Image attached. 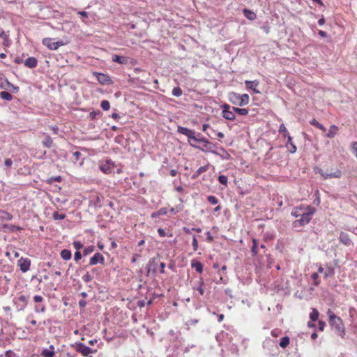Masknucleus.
<instances>
[{"label": "nucleus", "mask_w": 357, "mask_h": 357, "mask_svg": "<svg viewBox=\"0 0 357 357\" xmlns=\"http://www.w3.org/2000/svg\"><path fill=\"white\" fill-rule=\"evenodd\" d=\"M81 155V153L79 151H75L73 153V157H74V162H76L79 159V157Z\"/></svg>", "instance_id": "obj_57"}, {"label": "nucleus", "mask_w": 357, "mask_h": 357, "mask_svg": "<svg viewBox=\"0 0 357 357\" xmlns=\"http://www.w3.org/2000/svg\"><path fill=\"white\" fill-rule=\"evenodd\" d=\"M75 348V350L77 352L82 354V356L86 357H93L92 356H89V354H91L93 352V350L90 347L84 344L83 343H76Z\"/></svg>", "instance_id": "obj_5"}, {"label": "nucleus", "mask_w": 357, "mask_h": 357, "mask_svg": "<svg viewBox=\"0 0 357 357\" xmlns=\"http://www.w3.org/2000/svg\"><path fill=\"white\" fill-rule=\"evenodd\" d=\"M61 257L65 261L70 260L72 257L71 251L67 249L62 250L61 252Z\"/></svg>", "instance_id": "obj_26"}, {"label": "nucleus", "mask_w": 357, "mask_h": 357, "mask_svg": "<svg viewBox=\"0 0 357 357\" xmlns=\"http://www.w3.org/2000/svg\"><path fill=\"white\" fill-rule=\"evenodd\" d=\"M54 347L50 345L49 349H44L42 351V355L45 357H53L54 355Z\"/></svg>", "instance_id": "obj_22"}, {"label": "nucleus", "mask_w": 357, "mask_h": 357, "mask_svg": "<svg viewBox=\"0 0 357 357\" xmlns=\"http://www.w3.org/2000/svg\"><path fill=\"white\" fill-rule=\"evenodd\" d=\"M112 61L120 64H128L129 59L128 57L123 56L113 55L112 57Z\"/></svg>", "instance_id": "obj_19"}, {"label": "nucleus", "mask_w": 357, "mask_h": 357, "mask_svg": "<svg viewBox=\"0 0 357 357\" xmlns=\"http://www.w3.org/2000/svg\"><path fill=\"white\" fill-rule=\"evenodd\" d=\"M229 101L234 104L239 106L240 101V94L236 92H231L229 93Z\"/></svg>", "instance_id": "obj_18"}, {"label": "nucleus", "mask_w": 357, "mask_h": 357, "mask_svg": "<svg viewBox=\"0 0 357 357\" xmlns=\"http://www.w3.org/2000/svg\"><path fill=\"white\" fill-rule=\"evenodd\" d=\"M100 106L104 111H107L110 108V103L108 100H104L101 102Z\"/></svg>", "instance_id": "obj_41"}, {"label": "nucleus", "mask_w": 357, "mask_h": 357, "mask_svg": "<svg viewBox=\"0 0 357 357\" xmlns=\"http://www.w3.org/2000/svg\"><path fill=\"white\" fill-rule=\"evenodd\" d=\"M82 280L84 282H89L90 281H91L93 280V277L91 274H89V273H86L83 277H82Z\"/></svg>", "instance_id": "obj_46"}, {"label": "nucleus", "mask_w": 357, "mask_h": 357, "mask_svg": "<svg viewBox=\"0 0 357 357\" xmlns=\"http://www.w3.org/2000/svg\"><path fill=\"white\" fill-rule=\"evenodd\" d=\"M329 317V324L335 330V333L339 336L344 337L345 335V328L340 317L336 316L330 309L327 311Z\"/></svg>", "instance_id": "obj_1"}, {"label": "nucleus", "mask_w": 357, "mask_h": 357, "mask_svg": "<svg viewBox=\"0 0 357 357\" xmlns=\"http://www.w3.org/2000/svg\"><path fill=\"white\" fill-rule=\"evenodd\" d=\"M319 312L317 309L313 308L310 314V318L312 321H316L319 318Z\"/></svg>", "instance_id": "obj_36"}, {"label": "nucleus", "mask_w": 357, "mask_h": 357, "mask_svg": "<svg viewBox=\"0 0 357 357\" xmlns=\"http://www.w3.org/2000/svg\"><path fill=\"white\" fill-rule=\"evenodd\" d=\"M0 97L6 100L10 101L13 99V96L8 91H3L0 93Z\"/></svg>", "instance_id": "obj_34"}, {"label": "nucleus", "mask_w": 357, "mask_h": 357, "mask_svg": "<svg viewBox=\"0 0 357 357\" xmlns=\"http://www.w3.org/2000/svg\"><path fill=\"white\" fill-rule=\"evenodd\" d=\"M319 173L324 179H330L333 178H340L342 176V172L340 169H336L334 172L332 173L324 172L323 170L319 169Z\"/></svg>", "instance_id": "obj_9"}, {"label": "nucleus", "mask_w": 357, "mask_h": 357, "mask_svg": "<svg viewBox=\"0 0 357 357\" xmlns=\"http://www.w3.org/2000/svg\"><path fill=\"white\" fill-rule=\"evenodd\" d=\"M37 64H38V61H37L36 58H35V57H32V56L28 57L24 61V65L29 68H33L36 67Z\"/></svg>", "instance_id": "obj_21"}, {"label": "nucleus", "mask_w": 357, "mask_h": 357, "mask_svg": "<svg viewBox=\"0 0 357 357\" xmlns=\"http://www.w3.org/2000/svg\"><path fill=\"white\" fill-rule=\"evenodd\" d=\"M251 252L252 256L254 257L257 256L258 253L257 241L255 238L252 239V246L251 248Z\"/></svg>", "instance_id": "obj_31"}, {"label": "nucleus", "mask_w": 357, "mask_h": 357, "mask_svg": "<svg viewBox=\"0 0 357 357\" xmlns=\"http://www.w3.org/2000/svg\"><path fill=\"white\" fill-rule=\"evenodd\" d=\"M305 208H296L291 211V215L295 218H300Z\"/></svg>", "instance_id": "obj_33"}, {"label": "nucleus", "mask_w": 357, "mask_h": 357, "mask_svg": "<svg viewBox=\"0 0 357 357\" xmlns=\"http://www.w3.org/2000/svg\"><path fill=\"white\" fill-rule=\"evenodd\" d=\"M222 115L225 119L229 120V121H233L235 119V118H236L235 114L234 113L233 111H231L230 109L231 107L229 105L224 104L222 106Z\"/></svg>", "instance_id": "obj_8"}, {"label": "nucleus", "mask_w": 357, "mask_h": 357, "mask_svg": "<svg viewBox=\"0 0 357 357\" xmlns=\"http://www.w3.org/2000/svg\"><path fill=\"white\" fill-rule=\"evenodd\" d=\"M337 127L335 126H331L329 132L326 134V136L330 138H333L336 134Z\"/></svg>", "instance_id": "obj_38"}, {"label": "nucleus", "mask_w": 357, "mask_h": 357, "mask_svg": "<svg viewBox=\"0 0 357 357\" xmlns=\"http://www.w3.org/2000/svg\"><path fill=\"white\" fill-rule=\"evenodd\" d=\"M13 219V215L5 211H2L0 215V220H11Z\"/></svg>", "instance_id": "obj_32"}, {"label": "nucleus", "mask_w": 357, "mask_h": 357, "mask_svg": "<svg viewBox=\"0 0 357 357\" xmlns=\"http://www.w3.org/2000/svg\"><path fill=\"white\" fill-rule=\"evenodd\" d=\"M0 38H3L5 41H6L8 39V36L3 31H1L0 32Z\"/></svg>", "instance_id": "obj_62"}, {"label": "nucleus", "mask_w": 357, "mask_h": 357, "mask_svg": "<svg viewBox=\"0 0 357 357\" xmlns=\"http://www.w3.org/2000/svg\"><path fill=\"white\" fill-rule=\"evenodd\" d=\"M105 263V258L99 252H96L91 259L89 261V264L91 266H94L98 264H104Z\"/></svg>", "instance_id": "obj_12"}, {"label": "nucleus", "mask_w": 357, "mask_h": 357, "mask_svg": "<svg viewBox=\"0 0 357 357\" xmlns=\"http://www.w3.org/2000/svg\"><path fill=\"white\" fill-rule=\"evenodd\" d=\"M102 199L103 197L100 195L94 194L90 196L89 202L95 208H101Z\"/></svg>", "instance_id": "obj_10"}, {"label": "nucleus", "mask_w": 357, "mask_h": 357, "mask_svg": "<svg viewBox=\"0 0 357 357\" xmlns=\"http://www.w3.org/2000/svg\"><path fill=\"white\" fill-rule=\"evenodd\" d=\"M203 146L202 147H200L197 145H195L194 144H190V146L194 147V148H196V149H199L203 151H208V152H211V153H216L215 151L213 150V148L215 146L213 144H212L211 142H210L207 139H206L204 142H203Z\"/></svg>", "instance_id": "obj_6"}, {"label": "nucleus", "mask_w": 357, "mask_h": 357, "mask_svg": "<svg viewBox=\"0 0 357 357\" xmlns=\"http://www.w3.org/2000/svg\"><path fill=\"white\" fill-rule=\"evenodd\" d=\"M33 301L36 303H40L43 301V298L40 295H36L33 296Z\"/></svg>", "instance_id": "obj_58"}, {"label": "nucleus", "mask_w": 357, "mask_h": 357, "mask_svg": "<svg viewBox=\"0 0 357 357\" xmlns=\"http://www.w3.org/2000/svg\"><path fill=\"white\" fill-rule=\"evenodd\" d=\"M339 241L346 246H349L352 245V241L349 236L347 233L343 231H342L340 234Z\"/></svg>", "instance_id": "obj_17"}, {"label": "nucleus", "mask_w": 357, "mask_h": 357, "mask_svg": "<svg viewBox=\"0 0 357 357\" xmlns=\"http://www.w3.org/2000/svg\"><path fill=\"white\" fill-rule=\"evenodd\" d=\"M82 258V254L79 251H76L74 255V259L76 261H79Z\"/></svg>", "instance_id": "obj_59"}, {"label": "nucleus", "mask_w": 357, "mask_h": 357, "mask_svg": "<svg viewBox=\"0 0 357 357\" xmlns=\"http://www.w3.org/2000/svg\"><path fill=\"white\" fill-rule=\"evenodd\" d=\"M315 211L314 207L307 206L304 208L300 218L293 222V226L294 227H300L307 225L312 220Z\"/></svg>", "instance_id": "obj_2"}, {"label": "nucleus", "mask_w": 357, "mask_h": 357, "mask_svg": "<svg viewBox=\"0 0 357 357\" xmlns=\"http://www.w3.org/2000/svg\"><path fill=\"white\" fill-rule=\"evenodd\" d=\"M243 13L246 18H248L250 20H254L257 17V15L252 10L244 8L243 10Z\"/></svg>", "instance_id": "obj_23"}, {"label": "nucleus", "mask_w": 357, "mask_h": 357, "mask_svg": "<svg viewBox=\"0 0 357 357\" xmlns=\"http://www.w3.org/2000/svg\"><path fill=\"white\" fill-rule=\"evenodd\" d=\"M245 84L246 87L249 89H252L255 93H260V91L256 89L257 86L259 84L258 82L246 80Z\"/></svg>", "instance_id": "obj_20"}, {"label": "nucleus", "mask_w": 357, "mask_h": 357, "mask_svg": "<svg viewBox=\"0 0 357 357\" xmlns=\"http://www.w3.org/2000/svg\"><path fill=\"white\" fill-rule=\"evenodd\" d=\"M208 169V165H205V166H202L201 167H199L194 174L192 176V179H196L199 177V176L206 172L207 170Z\"/></svg>", "instance_id": "obj_24"}, {"label": "nucleus", "mask_w": 357, "mask_h": 357, "mask_svg": "<svg viewBox=\"0 0 357 357\" xmlns=\"http://www.w3.org/2000/svg\"><path fill=\"white\" fill-rule=\"evenodd\" d=\"M312 278L314 280V284L315 286H318L320 283V281L318 280V273H313L311 275Z\"/></svg>", "instance_id": "obj_47"}, {"label": "nucleus", "mask_w": 357, "mask_h": 357, "mask_svg": "<svg viewBox=\"0 0 357 357\" xmlns=\"http://www.w3.org/2000/svg\"><path fill=\"white\" fill-rule=\"evenodd\" d=\"M248 109L245 108H239L238 110H237V114L241 116H246L248 114Z\"/></svg>", "instance_id": "obj_50"}, {"label": "nucleus", "mask_w": 357, "mask_h": 357, "mask_svg": "<svg viewBox=\"0 0 357 357\" xmlns=\"http://www.w3.org/2000/svg\"><path fill=\"white\" fill-rule=\"evenodd\" d=\"M218 181L224 185H227V181H228V178L225 175H220L218 176Z\"/></svg>", "instance_id": "obj_44"}, {"label": "nucleus", "mask_w": 357, "mask_h": 357, "mask_svg": "<svg viewBox=\"0 0 357 357\" xmlns=\"http://www.w3.org/2000/svg\"><path fill=\"white\" fill-rule=\"evenodd\" d=\"M199 286L197 287H193V289H197L200 295H203L204 294V290L203 289L204 280L200 279L198 282Z\"/></svg>", "instance_id": "obj_37"}, {"label": "nucleus", "mask_w": 357, "mask_h": 357, "mask_svg": "<svg viewBox=\"0 0 357 357\" xmlns=\"http://www.w3.org/2000/svg\"><path fill=\"white\" fill-rule=\"evenodd\" d=\"M279 132L280 133L283 132L284 137H286L288 135H289L284 124L280 125V126L279 128Z\"/></svg>", "instance_id": "obj_52"}, {"label": "nucleus", "mask_w": 357, "mask_h": 357, "mask_svg": "<svg viewBox=\"0 0 357 357\" xmlns=\"http://www.w3.org/2000/svg\"><path fill=\"white\" fill-rule=\"evenodd\" d=\"M287 139L288 140L287 143V146H288V144L290 145V147L289 148V151L291 153H294L296 151L297 149L296 145L292 142V138L289 135H287Z\"/></svg>", "instance_id": "obj_27"}, {"label": "nucleus", "mask_w": 357, "mask_h": 357, "mask_svg": "<svg viewBox=\"0 0 357 357\" xmlns=\"http://www.w3.org/2000/svg\"><path fill=\"white\" fill-rule=\"evenodd\" d=\"M249 96L248 94L240 95L239 106L243 107L249 103Z\"/></svg>", "instance_id": "obj_28"}, {"label": "nucleus", "mask_w": 357, "mask_h": 357, "mask_svg": "<svg viewBox=\"0 0 357 357\" xmlns=\"http://www.w3.org/2000/svg\"><path fill=\"white\" fill-rule=\"evenodd\" d=\"M12 164H13V161L10 158L6 159L4 162V165L7 167H10L12 165Z\"/></svg>", "instance_id": "obj_63"}, {"label": "nucleus", "mask_w": 357, "mask_h": 357, "mask_svg": "<svg viewBox=\"0 0 357 357\" xmlns=\"http://www.w3.org/2000/svg\"><path fill=\"white\" fill-rule=\"evenodd\" d=\"M289 337L287 336L283 337L280 342V347L284 349L289 344Z\"/></svg>", "instance_id": "obj_35"}, {"label": "nucleus", "mask_w": 357, "mask_h": 357, "mask_svg": "<svg viewBox=\"0 0 357 357\" xmlns=\"http://www.w3.org/2000/svg\"><path fill=\"white\" fill-rule=\"evenodd\" d=\"M157 265H158V264L155 262V258H153V259H151L149 261V264L148 265V268H147V273H146L147 276L149 275L151 268H152L153 272L156 271V270H157Z\"/></svg>", "instance_id": "obj_25"}, {"label": "nucleus", "mask_w": 357, "mask_h": 357, "mask_svg": "<svg viewBox=\"0 0 357 357\" xmlns=\"http://www.w3.org/2000/svg\"><path fill=\"white\" fill-rule=\"evenodd\" d=\"M62 180L61 176H52L49 179V183H52L54 181L56 182H61Z\"/></svg>", "instance_id": "obj_55"}, {"label": "nucleus", "mask_w": 357, "mask_h": 357, "mask_svg": "<svg viewBox=\"0 0 357 357\" xmlns=\"http://www.w3.org/2000/svg\"><path fill=\"white\" fill-rule=\"evenodd\" d=\"M73 247L77 251H79L80 249L83 248V244L80 241H74L73 243Z\"/></svg>", "instance_id": "obj_48"}, {"label": "nucleus", "mask_w": 357, "mask_h": 357, "mask_svg": "<svg viewBox=\"0 0 357 357\" xmlns=\"http://www.w3.org/2000/svg\"><path fill=\"white\" fill-rule=\"evenodd\" d=\"M28 303V297L24 295L19 296L15 302L19 310H23Z\"/></svg>", "instance_id": "obj_13"}, {"label": "nucleus", "mask_w": 357, "mask_h": 357, "mask_svg": "<svg viewBox=\"0 0 357 357\" xmlns=\"http://www.w3.org/2000/svg\"><path fill=\"white\" fill-rule=\"evenodd\" d=\"M18 266H20V270H21L22 272L26 273L30 268L31 260L29 259H28V258L21 257L18 260Z\"/></svg>", "instance_id": "obj_11"}, {"label": "nucleus", "mask_w": 357, "mask_h": 357, "mask_svg": "<svg viewBox=\"0 0 357 357\" xmlns=\"http://www.w3.org/2000/svg\"><path fill=\"white\" fill-rule=\"evenodd\" d=\"M177 131L178 133L183 134L188 137V142L190 144L191 140L194 141L196 139L195 132L192 130H190L187 128L178 126Z\"/></svg>", "instance_id": "obj_4"}, {"label": "nucleus", "mask_w": 357, "mask_h": 357, "mask_svg": "<svg viewBox=\"0 0 357 357\" xmlns=\"http://www.w3.org/2000/svg\"><path fill=\"white\" fill-rule=\"evenodd\" d=\"M42 43L47 47L49 50H56L59 47L66 45L68 43V41L59 40L54 42L50 38H45L43 40Z\"/></svg>", "instance_id": "obj_3"}, {"label": "nucleus", "mask_w": 357, "mask_h": 357, "mask_svg": "<svg viewBox=\"0 0 357 357\" xmlns=\"http://www.w3.org/2000/svg\"><path fill=\"white\" fill-rule=\"evenodd\" d=\"M192 245L194 251H197L198 249V241L195 235L193 236Z\"/></svg>", "instance_id": "obj_53"}, {"label": "nucleus", "mask_w": 357, "mask_h": 357, "mask_svg": "<svg viewBox=\"0 0 357 357\" xmlns=\"http://www.w3.org/2000/svg\"><path fill=\"white\" fill-rule=\"evenodd\" d=\"M200 135H201V134L198 133L197 135L196 136V139L194 140V142L203 143V142L206 139V138L200 137Z\"/></svg>", "instance_id": "obj_56"}, {"label": "nucleus", "mask_w": 357, "mask_h": 357, "mask_svg": "<svg viewBox=\"0 0 357 357\" xmlns=\"http://www.w3.org/2000/svg\"><path fill=\"white\" fill-rule=\"evenodd\" d=\"M96 77L101 84H109L112 83L110 77L104 73H96Z\"/></svg>", "instance_id": "obj_15"}, {"label": "nucleus", "mask_w": 357, "mask_h": 357, "mask_svg": "<svg viewBox=\"0 0 357 357\" xmlns=\"http://www.w3.org/2000/svg\"><path fill=\"white\" fill-rule=\"evenodd\" d=\"M207 199L209 203H211L213 205H215L218 203V199L213 195H210L207 197Z\"/></svg>", "instance_id": "obj_45"}, {"label": "nucleus", "mask_w": 357, "mask_h": 357, "mask_svg": "<svg viewBox=\"0 0 357 357\" xmlns=\"http://www.w3.org/2000/svg\"><path fill=\"white\" fill-rule=\"evenodd\" d=\"M310 124L316 126L317 128H319L320 130H323V131H326V128L325 127L321 124L320 123H319L317 120L315 119H312L311 121H310Z\"/></svg>", "instance_id": "obj_40"}, {"label": "nucleus", "mask_w": 357, "mask_h": 357, "mask_svg": "<svg viewBox=\"0 0 357 357\" xmlns=\"http://www.w3.org/2000/svg\"><path fill=\"white\" fill-rule=\"evenodd\" d=\"M191 266L194 268L196 271L201 273L203 271V265L201 262L197 261H192Z\"/></svg>", "instance_id": "obj_29"}, {"label": "nucleus", "mask_w": 357, "mask_h": 357, "mask_svg": "<svg viewBox=\"0 0 357 357\" xmlns=\"http://www.w3.org/2000/svg\"><path fill=\"white\" fill-rule=\"evenodd\" d=\"M101 114L100 111H93L89 113V117L91 119L93 120L96 118L97 116Z\"/></svg>", "instance_id": "obj_51"}, {"label": "nucleus", "mask_w": 357, "mask_h": 357, "mask_svg": "<svg viewBox=\"0 0 357 357\" xmlns=\"http://www.w3.org/2000/svg\"><path fill=\"white\" fill-rule=\"evenodd\" d=\"M318 272L320 273H323L324 275L325 278L332 277L335 274V270L331 266H327L326 268L320 266L318 268Z\"/></svg>", "instance_id": "obj_14"}, {"label": "nucleus", "mask_w": 357, "mask_h": 357, "mask_svg": "<svg viewBox=\"0 0 357 357\" xmlns=\"http://www.w3.org/2000/svg\"><path fill=\"white\" fill-rule=\"evenodd\" d=\"M158 234L160 235V236H161V237H165L166 236L165 231L162 228H159L158 229Z\"/></svg>", "instance_id": "obj_61"}, {"label": "nucleus", "mask_w": 357, "mask_h": 357, "mask_svg": "<svg viewBox=\"0 0 357 357\" xmlns=\"http://www.w3.org/2000/svg\"><path fill=\"white\" fill-rule=\"evenodd\" d=\"M199 322V320L198 319H189L186 321L185 324L187 326H193V325H195L196 324H197Z\"/></svg>", "instance_id": "obj_54"}, {"label": "nucleus", "mask_w": 357, "mask_h": 357, "mask_svg": "<svg viewBox=\"0 0 357 357\" xmlns=\"http://www.w3.org/2000/svg\"><path fill=\"white\" fill-rule=\"evenodd\" d=\"M167 213V208H161L158 211V215H166Z\"/></svg>", "instance_id": "obj_60"}, {"label": "nucleus", "mask_w": 357, "mask_h": 357, "mask_svg": "<svg viewBox=\"0 0 357 357\" xmlns=\"http://www.w3.org/2000/svg\"><path fill=\"white\" fill-rule=\"evenodd\" d=\"M86 305V302L85 300L82 299L79 301V306L82 308L85 307Z\"/></svg>", "instance_id": "obj_64"}, {"label": "nucleus", "mask_w": 357, "mask_h": 357, "mask_svg": "<svg viewBox=\"0 0 357 357\" xmlns=\"http://www.w3.org/2000/svg\"><path fill=\"white\" fill-rule=\"evenodd\" d=\"M95 250V248L93 245H90L86 248L84 249L83 250V255L84 256H86L89 254H91V252H93Z\"/></svg>", "instance_id": "obj_43"}, {"label": "nucleus", "mask_w": 357, "mask_h": 357, "mask_svg": "<svg viewBox=\"0 0 357 357\" xmlns=\"http://www.w3.org/2000/svg\"><path fill=\"white\" fill-rule=\"evenodd\" d=\"M2 228L4 232H17L22 230V228L19 226H15L13 225L3 224L2 225Z\"/></svg>", "instance_id": "obj_16"}, {"label": "nucleus", "mask_w": 357, "mask_h": 357, "mask_svg": "<svg viewBox=\"0 0 357 357\" xmlns=\"http://www.w3.org/2000/svg\"><path fill=\"white\" fill-rule=\"evenodd\" d=\"M172 93L175 97H179L182 95V90L179 86H176L173 89Z\"/></svg>", "instance_id": "obj_39"}, {"label": "nucleus", "mask_w": 357, "mask_h": 357, "mask_svg": "<svg viewBox=\"0 0 357 357\" xmlns=\"http://www.w3.org/2000/svg\"><path fill=\"white\" fill-rule=\"evenodd\" d=\"M42 143L45 147L50 148L53 144V141L50 136L47 135L43 140Z\"/></svg>", "instance_id": "obj_30"}, {"label": "nucleus", "mask_w": 357, "mask_h": 357, "mask_svg": "<svg viewBox=\"0 0 357 357\" xmlns=\"http://www.w3.org/2000/svg\"><path fill=\"white\" fill-rule=\"evenodd\" d=\"M34 310L36 313L44 312L45 311V305H36L34 307Z\"/></svg>", "instance_id": "obj_49"}, {"label": "nucleus", "mask_w": 357, "mask_h": 357, "mask_svg": "<svg viewBox=\"0 0 357 357\" xmlns=\"http://www.w3.org/2000/svg\"><path fill=\"white\" fill-rule=\"evenodd\" d=\"M66 218V215L64 213H59L57 211L53 213V218L55 220H63Z\"/></svg>", "instance_id": "obj_42"}, {"label": "nucleus", "mask_w": 357, "mask_h": 357, "mask_svg": "<svg viewBox=\"0 0 357 357\" xmlns=\"http://www.w3.org/2000/svg\"><path fill=\"white\" fill-rule=\"evenodd\" d=\"M115 167V164L110 160H107L104 163H102L99 168L105 174H109L112 172Z\"/></svg>", "instance_id": "obj_7"}]
</instances>
